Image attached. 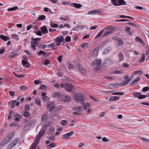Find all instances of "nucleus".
<instances>
[{
    "instance_id": "1",
    "label": "nucleus",
    "mask_w": 149,
    "mask_h": 149,
    "mask_svg": "<svg viewBox=\"0 0 149 149\" xmlns=\"http://www.w3.org/2000/svg\"><path fill=\"white\" fill-rule=\"evenodd\" d=\"M102 61L100 59L94 60L91 63V65L94 68V71L97 72L99 70L101 67Z\"/></svg>"
},
{
    "instance_id": "2",
    "label": "nucleus",
    "mask_w": 149,
    "mask_h": 149,
    "mask_svg": "<svg viewBox=\"0 0 149 149\" xmlns=\"http://www.w3.org/2000/svg\"><path fill=\"white\" fill-rule=\"evenodd\" d=\"M47 126L46 125H44L43 126V127L41 129L40 131L38 134L36 136V139L35 140L34 142H35V143H37L38 142V143H39L41 137L44 134L47 129Z\"/></svg>"
},
{
    "instance_id": "3",
    "label": "nucleus",
    "mask_w": 149,
    "mask_h": 149,
    "mask_svg": "<svg viewBox=\"0 0 149 149\" xmlns=\"http://www.w3.org/2000/svg\"><path fill=\"white\" fill-rule=\"evenodd\" d=\"M75 100L77 103L80 102L81 104H84L85 102V100L83 95L79 93H77L74 96Z\"/></svg>"
},
{
    "instance_id": "4",
    "label": "nucleus",
    "mask_w": 149,
    "mask_h": 149,
    "mask_svg": "<svg viewBox=\"0 0 149 149\" xmlns=\"http://www.w3.org/2000/svg\"><path fill=\"white\" fill-rule=\"evenodd\" d=\"M41 39V38H31V40L33 42H31V46L33 49H36V45H38V41L40 40Z\"/></svg>"
},
{
    "instance_id": "5",
    "label": "nucleus",
    "mask_w": 149,
    "mask_h": 149,
    "mask_svg": "<svg viewBox=\"0 0 149 149\" xmlns=\"http://www.w3.org/2000/svg\"><path fill=\"white\" fill-rule=\"evenodd\" d=\"M19 140V139L18 138H15L8 146L7 149H11L16 145L18 142Z\"/></svg>"
},
{
    "instance_id": "6",
    "label": "nucleus",
    "mask_w": 149,
    "mask_h": 149,
    "mask_svg": "<svg viewBox=\"0 0 149 149\" xmlns=\"http://www.w3.org/2000/svg\"><path fill=\"white\" fill-rule=\"evenodd\" d=\"M61 100L64 102H69L71 100L70 97L68 96H66L64 95H62Z\"/></svg>"
},
{
    "instance_id": "7",
    "label": "nucleus",
    "mask_w": 149,
    "mask_h": 149,
    "mask_svg": "<svg viewBox=\"0 0 149 149\" xmlns=\"http://www.w3.org/2000/svg\"><path fill=\"white\" fill-rule=\"evenodd\" d=\"M78 68L79 71L82 74H84L86 73V70L84 68L82 65L81 64H79Z\"/></svg>"
},
{
    "instance_id": "8",
    "label": "nucleus",
    "mask_w": 149,
    "mask_h": 149,
    "mask_svg": "<svg viewBox=\"0 0 149 149\" xmlns=\"http://www.w3.org/2000/svg\"><path fill=\"white\" fill-rule=\"evenodd\" d=\"M74 132L73 131H71L68 133H66L62 135V139H68L70 136H72Z\"/></svg>"
},
{
    "instance_id": "9",
    "label": "nucleus",
    "mask_w": 149,
    "mask_h": 149,
    "mask_svg": "<svg viewBox=\"0 0 149 149\" xmlns=\"http://www.w3.org/2000/svg\"><path fill=\"white\" fill-rule=\"evenodd\" d=\"M55 107L54 103L51 102H49L47 104V107L49 111H51Z\"/></svg>"
},
{
    "instance_id": "10",
    "label": "nucleus",
    "mask_w": 149,
    "mask_h": 149,
    "mask_svg": "<svg viewBox=\"0 0 149 149\" xmlns=\"http://www.w3.org/2000/svg\"><path fill=\"white\" fill-rule=\"evenodd\" d=\"M101 12L102 11L100 9L95 10L89 12L88 14L90 15H95L98 14Z\"/></svg>"
},
{
    "instance_id": "11",
    "label": "nucleus",
    "mask_w": 149,
    "mask_h": 149,
    "mask_svg": "<svg viewBox=\"0 0 149 149\" xmlns=\"http://www.w3.org/2000/svg\"><path fill=\"white\" fill-rule=\"evenodd\" d=\"M64 40V38H56L55 40V42H56V46H58L60 45L61 42Z\"/></svg>"
},
{
    "instance_id": "12",
    "label": "nucleus",
    "mask_w": 149,
    "mask_h": 149,
    "mask_svg": "<svg viewBox=\"0 0 149 149\" xmlns=\"http://www.w3.org/2000/svg\"><path fill=\"white\" fill-rule=\"evenodd\" d=\"M70 5L71 7H74L77 9L79 8L82 6L81 4L76 3H70Z\"/></svg>"
},
{
    "instance_id": "13",
    "label": "nucleus",
    "mask_w": 149,
    "mask_h": 149,
    "mask_svg": "<svg viewBox=\"0 0 149 149\" xmlns=\"http://www.w3.org/2000/svg\"><path fill=\"white\" fill-rule=\"evenodd\" d=\"M15 132L13 131L9 134L7 136H6L5 138L8 142H9L11 140Z\"/></svg>"
},
{
    "instance_id": "14",
    "label": "nucleus",
    "mask_w": 149,
    "mask_h": 149,
    "mask_svg": "<svg viewBox=\"0 0 149 149\" xmlns=\"http://www.w3.org/2000/svg\"><path fill=\"white\" fill-rule=\"evenodd\" d=\"M60 19L61 20L67 22L69 20L70 17L68 15H63L60 17Z\"/></svg>"
},
{
    "instance_id": "15",
    "label": "nucleus",
    "mask_w": 149,
    "mask_h": 149,
    "mask_svg": "<svg viewBox=\"0 0 149 149\" xmlns=\"http://www.w3.org/2000/svg\"><path fill=\"white\" fill-rule=\"evenodd\" d=\"M72 85L71 84L67 83L65 84V89L66 90L71 91L72 90Z\"/></svg>"
},
{
    "instance_id": "16",
    "label": "nucleus",
    "mask_w": 149,
    "mask_h": 149,
    "mask_svg": "<svg viewBox=\"0 0 149 149\" xmlns=\"http://www.w3.org/2000/svg\"><path fill=\"white\" fill-rule=\"evenodd\" d=\"M41 31L43 34H45L48 33L47 28L45 25L43 26L40 28Z\"/></svg>"
},
{
    "instance_id": "17",
    "label": "nucleus",
    "mask_w": 149,
    "mask_h": 149,
    "mask_svg": "<svg viewBox=\"0 0 149 149\" xmlns=\"http://www.w3.org/2000/svg\"><path fill=\"white\" fill-rule=\"evenodd\" d=\"M104 29V31L105 30H110V31H113L116 30V28L111 26H108L105 27Z\"/></svg>"
},
{
    "instance_id": "18",
    "label": "nucleus",
    "mask_w": 149,
    "mask_h": 149,
    "mask_svg": "<svg viewBox=\"0 0 149 149\" xmlns=\"http://www.w3.org/2000/svg\"><path fill=\"white\" fill-rule=\"evenodd\" d=\"M37 122V120L36 119H32L29 123L33 128Z\"/></svg>"
},
{
    "instance_id": "19",
    "label": "nucleus",
    "mask_w": 149,
    "mask_h": 149,
    "mask_svg": "<svg viewBox=\"0 0 149 149\" xmlns=\"http://www.w3.org/2000/svg\"><path fill=\"white\" fill-rule=\"evenodd\" d=\"M140 77H137L136 78L134 79V80L130 84L131 85H134L135 84L137 83L140 80Z\"/></svg>"
},
{
    "instance_id": "20",
    "label": "nucleus",
    "mask_w": 149,
    "mask_h": 149,
    "mask_svg": "<svg viewBox=\"0 0 149 149\" xmlns=\"http://www.w3.org/2000/svg\"><path fill=\"white\" fill-rule=\"evenodd\" d=\"M62 95L59 92H55L53 94V96L54 97H58L61 100Z\"/></svg>"
},
{
    "instance_id": "21",
    "label": "nucleus",
    "mask_w": 149,
    "mask_h": 149,
    "mask_svg": "<svg viewBox=\"0 0 149 149\" xmlns=\"http://www.w3.org/2000/svg\"><path fill=\"white\" fill-rule=\"evenodd\" d=\"M41 121L42 123L46 122L47 119V116L45 114H43L41 118Z\"/></svg>"
},
{
    "instance_id": "22",
    "label": "nucleus",
    "mask_w": 149,
    "mask_h": 149,
    "mask_svg": "<svg viewBox=\"0 0 149 149\" xmlns=\"http://www.w3.org/2000/svg\"><path fill=\"white\" fill-rule=\"evenodd\" d=\"M114 40H116L118 42V44L120 47L123 45V41L120 38H118V39H117V38H114Z\"/></svg>"
},
{
    "instance_id": "23",
    "label": "nucleus",
    "mask_w": 149,
    "mask_h": 149,
    "mask_svg": "<svg viewBox=\"0 0 149 149\" xmlns=\"http://www.w3.org/2000/svg\"><path fill=\"white\" fill-rule=\"evenodd\" d=\"M32 128L29 123H28L24 127V130L25 131H29Z\"/></svg>"
},
{
    "instance_id": "24",
    "label": "nucleus",
    "mask_w": 149,
    "mask_h": 149,
    "mask_svg": "<svg viewBox=\"0 0 149 149\" xmlns=\"http://www.w3.org/2000/svg\"><path fill=\"white\" fill-rule=\"evenodd\" d=\"M17 54H18L16 52L13 51L11 53V54L8 56V57L9 58H13L16 56Z\"/></svg>"
},
{
    "instance_id": "25",
    "label": "nucleus",
    "mask_w": 149,
    "mask_h": 149,
    "mask_svg": "<svg viewBox=\"0 0 149 149\" xmlns=\"http://www.w3.org/2000/svg\"><path fill=\"white\" fill-rule=\"evenodd\" d=\"M120 97L118 96H113L111 97L109 100L110 101H115L118 100Z\"/></svg>"
},
{
    "instance_id": "26",
    "label": "nucleus",
    "mask_w": 149,
    "mask_h": 149,
    "mask_svg": "<svg viewBox=\"0 0 149 149\" xmlns=\"http://www.w3.org/2000/svg\"><path fill=\"white\" fill-rule=\"evenodd\" d=\"M111 48L110 47H107L106 48L103 52V53L104 54H106L109 53L111 50Z\"/></svg>"
},
{
    "instance_id": "27",
    "label": "nucleus",
    "mask_w": 149,
    "mask_h": 149,
    "mask_svg": "<svg viewBox=\"0 0 149 149\" xmlns=\"http://www.w3.org/2000/svg\"><path fill=\"white\" fill-rule=\"evenodd\" d=\"M118 6L126 4V2L124 0H118Z\"/></svg>"
},
{
    "instance_id": "28",
    "label": "nucleus",
    "mask_w": 149,
    "mask_h": 149,
    "mask_svg": "<svg viewBox=\"0 0 149 149\" xmlns=\"http://www.w3.org/2000/svg\"><path fill=\"white\" fill-rule=\"evenodd\" d=\"M112 33V31H106L103 34L102 37L107 36Z\"/></svg>"
},
{
    "instance_id": "29",
    "label": "nucleus",
    "mask_w": 149,
    "mask_h": 149,
    "mask_svg": "<svg viewBox=\"0 0 149 149\" xmlns=\"http://www.w3.org/2000/svg\"><path fill=\"white\" fill-rule=\"evenodd\" d=\"M46 93L45 92H43L42 94V96L43 97V99L44 100H48L49 97L46 95Z\"/></svg>"
},
{
    "instance_id": "30",
    "label": "nucleus",
    "mask_w": 149,
    "mask_h": 149,
    "mask_svg": "<svg viewBox=\"0 0 149 149\" xmlns=\"http://www.w3.org/2000/svg\"><path fill=\"white\" fill-rule=\"evenodd\" d=\"M135 40L136 42L138 41L139 42L143 45H144V42L140 38H135Z\"/></svg>"
},
{
    "instance_id": "31",
    "label": "nucleus",
    "mask_w": 149,
    "mask_h": 149,
    "mask_svg": "<svg viewBox=\"0 0 149 149\" xmlns=\"http://www.w3.org/2000/svg\"><path fill=\"white\" fill-rule=\"evenodd\" d=\"M46 16L44 15H41L39 16L38 17V19L39 20H44L46 19Z\"/></svg>"
},
{
    "instance_id": "32",
    "label": "nucleus",
    "mask_w": 149,
    "mask_h": 149,
    "mask_svg": "<svg viewBox=\"0 0 149 149\" xmlns=\"http://www.w3.org/2000/svg\"><path fill=\"white\" fill-rule=\"evenodd\" d=\"M9 142L7 140V139L5 138L2 140L0 143V145L1 146H3L8 143Z\"/></svg>"
},
{
    "instance_id": "33",
    "label": "nucleus",
    "mask_w": 149,
    "mask_h": 149,
    "mask_svg": "<svg viewBox=\"0 0 149 149\" xmlns=\"http://www.w3.org/2000/svg\"><path fill=\"white\" fill-rule=\"evenodd\" d=\"M23 115L27 118H29L31 117L30 113L27 111H26L24 113H23Z\"/></svg>"
},
{
    "instance_id": "34",
    "label": "nucleus",
    "mask_w": 149,
    "mask_h": 149,
    "mask_svg": "<svg viewBox=\"0 0 149 149\" xmlns=\"http://www.w3.org/2000/svg\"><path fill=\"white\" fill-rule=\"evenodd\" d=\"M89 97L90 98L96 102H99V100L97 98L94 97L92 96L89 95Z\"/></svg>"
},
{
    "instance_id": "35",
    "label": "nucleus",
    "mask_w": 149,
    "mask_h": 149,
    "mask_svg": "<svg viewBox=\"0 0 149 149\" xmlns=\"http://www.w3.org/2000/svg\"><path fill=\"white\" fill-rule=\"evenodd\" d=\"M50 25L51 27L53 28H57L58 27V24L54 23L52 22H50Z\"/></svg>"
},
{
    "instance_id": "36",
    "label": "nucleus",
    "mask_w": 149,
    "mask_h": 149,
    "mask_svg": "<svg viewBox=\"0 0 149 149\" xmlns=\"http://www.w3.org/2000/svg\"><path fill=\"white\" fill-rule=\"evenodd\" d=\"M55 146V144L54 143H50L49 145H48L47 146V148L48 149H51L53 148H54Z\"/></svg>"
},
{
    "instance_id": "37",
    "label": "nucleus",
    "mask_w": 149,
    "mask_h": 149,
    "mask_svg": "<svg viewBox=\"0 0 149 149\" xmlns=\"http://www.w3.org/2000/svg\"><path fill=\"white\" fill-rule=\"evenodd\" d=\"M111 1L113 4L115 6H118V0H111Z\"/></svg>"
},
{
    "instance_id": "38",
    "label": "nucleus",
    "mask_w": 149,
    "mask_h": 149,
    "mask_svg": "<svg viewBox=\"0 0 149 149\" xmlns=\"http://www.w3.org/2000/svg\"><path fill=\"white\" fill-rule=\"evenodd\" d=\"M17 9H18V7L17 6H15L14 7H13L10 8H8V11H14L15 10H16Z\"/></svg>"
},
{
    "instance_id": "39",
    "label": "nucleus",
    "mask_w": 149,
    "mask_h": 149,
    "mask_svg": "<svg viewBox=\"0 0 149 149\" xmlns=\"http://www.w3.org/2000/svg\"><path fill=\"white\" fill-rule=\"evenodd\" d=\"M145 60V55L144 53H143L142 55L141 58L139 59V61L141 63L143 62Z\"/></svg>"
},
{
    "instance_id": "40",
    "label": "nucleus",
    "mask_w": 149,
    "mask_h": 149,
    "mask_svg": "<svg viewBox=\"0 0 149 149\" xmlns=\"http://www.w3.org/2000/svg\"><path fill=\"white\" fill-rule=\"evenodd\" d=\"M118 58L120 61H122L124 58V56L121 53H120L118 55Z\"/></svg>"
},
{
    "instance_id": "41",
    "label": "nucleus",
    "mask_w": 149,
    "mask_h": 149,
    "mask_svg": "<svg viewBox=\"0 0 149 149\" xmlns=\"http://www.w3.org/2000/svg\"><path fill=\"white\" fill-rule=\"evenodd\" d=\"M38 55H42L43 56H44L46 54V53L44 51L40 50L38 52Z\"/></svg>"
},
{
    "instance_id": "42",
    "label": "nucleus",
    "mask_w": 149,
    "mask_h": 149,
    "mask_svg": "<svg viewBox=\"0 0 149 149\" xmlns=\"http://www.w3.org/2000/svg\"><path fill=\"white\" fill-rule=\"evenodd\" d=\"M104 31V29H102L99 32L95 37H100Z\"/></svg>"
},
{
    "instance_id": "43",
    "label": "nucleus",
    "mask_w": 149,
    "mask_h": 149,
    "mask_svg": "<svg viewBox=\"0 0 149 149\" xmlns=\"http://www.w3.org/2000/svg\"><path fill=\"white\" fill-rule=\"evenodd\" d=\"M55 45H54V44L53 43H51L49 45H48L47 46V47L48 48H50L52 47H54V49H55L56 48H55Z\"/></svg>"
},
{
    "instance_id": "44",
    "label": "nucleus",
    "mask_w": 149,
    "mask_h": 149,
    "mask_svg": "<svg viewBox=\"0 0 149 149\" xmlns=\"http://www.w3.org/2000/svg\"><path fill=\"white\" fill-rule=\"evenodd\" d=\"M141 94V93L138 92L134 93L133 94V96L136 97L138 98L139 99V95Z\"/></svg>"
},
{
    "instance_id": "45",
    "label": "nucleus",
    "mask_w": 149,
    "mask_h": 149,
    "mask_svg": "<svg viewBox=\"0 0 149 149\" xmlns=\"http://www.w3.org/2000/svg\"><path fill=\"white\" fill-rule=\"evenodd\" d=\"M38 144V142L35 143V142H33L32 144L31 149H34L35 148L37 145Z\"/></svg>"
},
{
    "instance_id": "46",
    "label": "nucleus",
    "mask_w": 149,
    "mask_h": 149,
    "mask_svg": "<svg viewBox=\"0 0 149 149\" xmlns=\"http://www.w3.org/2000/svg\"><path fill=\"white\" fill-rule=\"evenodd\" d=\"M35 102L38 105L40 106L41 105L40 100L39 99L36 98L35 100Z\"/></svg>"
},
{
    "instance_id": "47",
    "label": "nucleus",
    "mask_w": 149,
    "mask_h": 149,
    "mask_svg": "<svg viewBox=\"0 0 149 149\" xmlns=\"http://www.w3.org/2000/svg\"><path fill=\"white\" fill-rule=\"evenodd\" d=\"M124 94L123 92H115L113 93H112V95H123Z\"/></svg>"
},
{
    "instance_id": "48",
    "label": "nucleus",
    "mask_w": 149,
    "mask_h": 149,
    "mask_svg": "<svg viewBox=\"0 0 149 149\" xmlns=\"http://www.w3.org/2000/svg\"><path fill=\"white\" fill-rule=\"evenodd\" d=\"M128 80H126L122 82L120 84V85L121 86H124L126 85L128 83Z\"/></svg>"
},
{
    "instance_id": "49",
    "label": "nucleus",
    "mask_w": 149,
    "mask_h": 149,
    "mask_svg": "<svg viewBox=\"0 0 149 149\" xmlns=\"http://www.w3.org/2000/svg\"><path fill=\"white\" fill-rule=\"evenodd\" d=\"M82 107L78 106L74 108L75 110L78 112H81L82 111V110L81 109Z\"/></svg>"
},
{
    "instance_id": "50",
    "label": "nucleus",
    "mask_w": 149,
    "mask_h": 149,
    "mask_svg": "<svg viewBox=\"0 0 149 149\" xmlns=\"http://www.w3.org/2000/svg\"><path fill=\"white\" fill-rule=\"evenodd\" d=\"M15 118L14 119V120L16 121H19V118H22V116L21 115H19L18 116L15 117Z\"/></svg>"
},
{
    "instance_id": "51",
    "label": "nucleus",
    "mask_w": 149,
    "mask_h": 149,
    "mask_svg": "<svg viewBox=\"0 0 149 149\" xmlns=\"http://www.w3.org/2000/svg\"><path fill=\"white\" fill-rule=\"evenodd\" d=\"M67 121L65 120H63L61 121L60 124L62 125H65L67 124Z\"/></svg>"
},
{
    "instance_id": "52",
    "label": "nucleus",
    "mask_w": 149,
    "mask_h": 149,
    "mask_svg": "<svg viewBox=\"0 0 149 149\" xmlns=\"http://www.w3.org/2000/svg\"><path fill=\"white\" fill-rule=\"evenodd\" d=\"M47 87V86L46 85L42 84L40 85V88L41 90H43L45 89Z\"/></svg>"
},
{
    "instance_id": "53",
    "label": "nucleus",
    "mask_w": 149,
    "mask_h": 149,
    "mask_svg": "<svg viewBox=\"0 0 149 149\" xmlns=\"http://www.w3.org/2000/svg\"><path fill=\"white\" fill-rule=\"evenodd\" d=\"M16 100H13L11 102V107L13 108L15 106V104L16 102Z\"/></svg>"
},
{
    "instance_id": "54",
    "label": "nucleus",
    "mask_w": 149,
    "mask_h": 149,
    "mask_svg": "<svg viewBox=\"0 0 149 149\" xmlns=\"http://www.w3.org/2000/svg\"><path fill=\"white\" fill-rule=\"evenodd\" d=\"M88 46V44L87 42H85L83 43L82 45H81V47L82 48H86Z\"/></svg>"
},
{
    "instance_id": "55",
    "label": "nucleus",
    "mask_w": 149,
    "mask_h": 149,
    "mask_svg": "<svg viewBox=\"0 0 149 149\" xmlns=\"http://www.w3.org/2000/svg\"><path fill=\"white\" fill-rule=\"evenodd\" d=\"M22 63L24 66L27 64V61L26 60H23L22 61Z\"/></svg>"
},
{
    "instance_id": "56",
    "label": "nucleus",
    "mask_w": 149,
    "mask_h": 149,
    "mask_svg": "<svg viewBox=\"0 0 149 149\" xmlns=\"http://www.w3.org/2000/svg\"><path fill=\"white\" fill-rule=\"evenodd\" d=\"M17 123L16 122H12L10 123L9 124V126L10 127L13 126H17Z\"/></svg>"
},
{
    "instance_id": "57",
    "label": "nucleus",
    "mask_w": 149,
    "mask_h": 149,
    "mask_svg": "<svg viewBox=\"0 0 149 149\" xmlns=\"http://www.w3.org/2000/svg\"><path fill=\"white\" fill-rule=\"evenodd\" d=\"M124 72L120 70H116L113 72L112 74H121L123 73Z\"/></svg>"
},
{
    "instance_id": "58",
    "label": "nucleus",
    "mask_w": 149,
    "mask_h": 149,
    "mask_svg": "<svg viewBox=\"0 0 149 149\" xmlns=\"http://www.w3.org/2000/svg\"><path fill=\"white\" fill-rule=\"evenodd\" d=\"M36 35L39 36H41L42 33L40 30H38L37 32H36Z\"/></svg>"
},
{
    "instance_id": "59",
    "label": "nucleus",
    "mask_w": 149,
    "mask_h": 149,
    "mask_svg": "<svg viewBox=\"0 0 149 149\" xmlns=\"http://www.w3.org/2000/svg\"><path fill=\"white\" fill-rule=\"evenodd\" d=\"M50 63V61L49 60L47 59L44 61V64L46 65L49 64Z\"/></svg>"
},
{
    "instance_id": "60",
    "label": "nucleus",
    "mask_w": 149,
    "mask_h": 149,
    "mask_svg": "<svg viewBox=\"0 0 149 149\" xmlns=\"http://www.w3.org/2000/svg\"><path fill=\"white\" fill-rule=\"evenodd\" d=\"M147 97V95H140L139 99H144Z\"/></svg>"
},
{
    "instance_id": "61",
    "label": "nucleus",
    "mask_w": 149,
    "mask_h": 149,
    "mask_svg": "<svg viewBox=\"0 0 149 149\" xmlns=\"http://www.w3.org/2000/svg\"><path fill=\"white\" fill-rule=\"evenodd\" d=\"M149 90V87H145L143 88L142 90V92H145Z\"/></svg>"
},
{
    "instance_id": "62",
    "label": "nucleus",
    "mask_w": 149,
    "mask_h": 149,
    "mask_svg": "<svg viewBox=\"0 0 149 149\" xmlns=\"http://www.w3.org/2000/svg\"><path fill=\"white\" fill-rule=\"evenodd\" d=\"M27 87L24 86H22L20 87V89L21 90L24 91L26 89Z\"/></svg>"
},
{
    "instance_id": "63",
    "label": "nucleus",
    "mask_w": 149,
    "mask_h": 149,
    "mask_svg": "<svg viewBox=\"0 0 149 149\" xmlns=\"http://www.w3.org/2000/svg\"><path fill=\"white\" fill-rule=\"evenodd\" d=\"M142 72L140 70H136L133 72V74H136L139 73H142Z\"/></svg>"
},
{
    "instance_id": "64",
    "label": "nucleus",
    "mask_w": 149,
    "mask_h": 149,
    "mask_svg": "<svg viewBox=\"0 0 149 149\" xmlns=\"http://www.w3.org/2000/svg\"><path fill=\"white\" fill-rule=\"evenodd\" d=\"M24 109L25 110L27 111H29L30 109L29 105L28 104H26L25 105Z\"/></svg>"
}]
</instances>
